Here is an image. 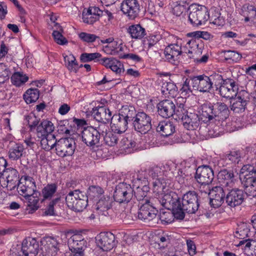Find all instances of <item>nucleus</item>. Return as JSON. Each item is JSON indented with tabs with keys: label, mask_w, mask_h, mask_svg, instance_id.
Wrapping results in <instances>:
<instances>
[{
	"label": "nucleus",
	"mask_w": 256,
	"mask_h": 256,
	"mask_svg": "<svg viewBox=\"0 0 256 256\" xmlns=\"http://www.w3.org/2000/svg\"><path fill=\"white\" fill-rule=\"evenodd\" d=\"M200 118L205 123L224 121L228 118L230 111L224 102H206L201 106Z\"/></svg>",
	"instance_id": "nucleus-1"
},
{
	"label": "nucleus",
	"mask_w": 256,
	"mask_h": 256,
	"mask_svg": "<svg viewBox=\"0 0 256 256\" xmlns=\"http://www.w3.org/2000/svg\"><path fill=\"white\" fill-rule=\"evenodd\" d=\"M180 206L177 208V212L180 216H176V218L182 220L185 217L186 212L193 214L198 210L200 206L198 194L194 191H188L182 198H180Z\"/></svg>",
	"instance_id": "nucleus-2"
},
{
	"label": "nucleus",
	"mask_w": 256,
	"mask_h": 256,
	"mask_svg": "<svg viewBox=\"0 0 256 256\" xmlns=\"http://www.w3.org/2000/svg\"><path fill=\"white\" fill-rule=\"evenodd\" d=\"M194 178L200 184L199 190L202 192L207 194L210 190V185L214 178V172L209 166L203 165L196 169Z\"/></svg>",
	"instance_id": "nucleus-3"
},
{
	"label": "nucleus",
	"mask_w": 256,
	"mask_h": 256,
	"mask_svg": "<svg viewBox=\"0 0 256 256\" xmlns=\"http://www.w3.org/2000/svg\"><path fill=\"white\" fill-rule=\"evenodd\" d=\"M240 178H243L242 184L246 194L250 196L254 194V188L256 182V165L254 164H244L240 172Z\"/></svg>",
	"instance_id": "nucleus-4"
},
{
	"label": "nucleus",
	"mask_w": 256,
	"mask_h": 256,
	"mask_svg": "<svg viewBox=\"0 0 256 256\" xmlns=\"http://www.w3.org/2000/svg\"><path fill=\"white\" fill-rule=\"evenodd\" d=\"M188 21L194 26L204 24L210 19L208 8L202 5L193 4L189 6Z\"/></svg>",
	"instance_id": "nucleus-5"
},
{
	"label": "nucleus",
	"mask_w": 256,
	"mask_h": 256,
	"mask_svg": "<svg viewBox=\"0 0 256 256\" xmlns=\"http://www.w3.org/2000/svg\"><path fill=\"white\" fill-rule=\"evenodd\" d=\"M142 203L138 209V218L144 222H150L156 218L158 212V200L152 198Z\"/></svg>",
	"instance_id": "nucleus-6"
},
{
	"label": "nucleus",
	"mask_w": 256,
	"mask_h": 256,
	"mask_svg": "<svg viewBox=\"0 0 256 256\" xmlns=\"http://www.w3.org/2000/svg\"><path fill=\"white\" fill-rule=\"evenodd\" d=\"M134 129L141 134H146L152 128L151 117L144 112H138L132 122Z\"/></svg>",
	"instance_id": "nucleus-7"
},
{
	"label": "nucleus",
	"mask_w": 256,
	"mask_h": 256,
	"mask_svg": "<svg viewBox=\"0 0 256 256\" xmlns=\"http://www.w3.org/2000/svg\"><path fill=\"white\" fill-rule=\"evenodd\" d=\"M134 190L130 184L120 182L116 186L114 194L115 201L120 203H128L134 196Z\"/></svg>",
	"instance_id": "nucleus-8"
},
{
	"label": "nucleus",
	"mask_w": 256,
	"mask_h": 256,
	"mask_svg": "<svg viewBox=\"0 0 256 256\" xmlns=\"http://www.w3.org/2000/svg\"><path fill=\"white\" fill-rule=\"evenodd\" d=\"M158 200V206L159 204L168 210H171L173 216H180V214H178L177 208L180 206V197L178 195L174 192L163 195L160 200L156 198Z\"/></svg>",
	"instance_id": "nucleus-9"
},
{
	"label": "nucleus",
	"mask_w": 256,
	"mask_h": 256,
	"mask_svg": "<svg viewBox=\"0 0 256 256\" xmlns=\"http://www.w3.org/2000/svg\"><path fill=\"white\" fill-rule=\"evenodd\" d=\"M227 193L226 196V202L231 208H235L240 206L244 202L246 196H249L246 194V190L238 188H226Z\"/></svg>",
	"instance_id": "nucleus-10"
},
{
	"label": "nucleus",
	"mask_w": 256,
	"mask_h": 256,
	"mask_svg": "<svg viewBox=\"0 0 256 256\" xmlns=\"http://www.w3.org/2000/svg\"><path fill=\"white\" fill-rule=\"evenodd\" d=\"M232 100L230 110L235 113H241L244 112L246 108L250 101V94L248 92L242 90Z\"/></svg>",
	"instance_id": "nucleus-11"
},
{
	"label": "nucleus",
	"mask_w": 256,
	"mask_h": 256,
	"mask_svg": "<svg viewBox=\"0 0 256 256\" xmlns=\"http://www.w3.org/2000/svg\"><path fill=\"white\" fill-rule=\"evenodd\" d=\"M76 142L74 138H62L57 141L56 154L64 158L72 156L76 148Z\"/></svg>",
	"instance_id": "nucleus-12"
},
{
	"label": "nucleus",
	"mask_w": 256,
	"mask_h": 256,
	"mask_svg": "<svg viewBox=\"0 0 256 256\" xmlns=\"http://www.w3.org/2000/svg\"><path fill=\"white\" fill-rule=\"evenodd\" d=\"M18 192L25 198L36 195L37 196L40 193L36 190V185L33 178L24 176L23 180L20 181L17 186Z\"/></svg>",
	"instance_id": "nucleus-13"
},
{
	"label": "nucleus",
	"mask_w": 256,
	"mask_h": 256,
	"mask_svg": "<svg viewBox=\"0 0 256 256\" xmlns=\"http://www.w3.org/2000/svg\"><path fill=\"white\" fill-rule=\"evenodd\" d=\"M226 188L222 186H214L211 190L210 188L207 194L210 196V206L214 208L220 206L226 201Z\"/></svg>",
	"instance_id": "nucleus-14"
},
{
	"label": "nucleus",
	"mask_w": 256,
	"mask_h": 256,
	"mask_svg": "<svg viewBox=\"0 0 256 256\" xmlns=\"http://www.w3.org/2000/svg\"><path fill=\"white\" fill-rule=\"evenodd\" d=\"M97 245L104 251H109L116 246L115 236L111 232H102L96 237Z\"/></svg>",
	"instance_id": "nucleus-15"
},
{
	"label": "nucleus",
	"mask_w": 256,
	"mask_h": 256,
	"mask_svg": "<svg viewBox=\"0 0 256 256\" xmlns=\"http://www.w3.org/2000/svg\"><path fill=\"white\" fill-rule=\"evenodd\" d=\"M82 142L88 146H94L100 142V134L93 126L84 128L81 133Z\"/></svg>",
	"instance_id": "nucleus-16"
},
{
	"label": "nucleus",
	"mask_w": 256,
	"mask_h": 256,
	"mask_svg": "<svg viewBox=\"0 0 256 256\" xmlns=\"http://www.w3.org/2000/svg\"><path fill=\"white\" fill-rule=\"evenodd\" d=\"M238 173L236 169L224 168L219 172L218 178L219 182L222 183L221 186L226 188H232L234 182L238 178Z\"/></svg>",
	"instance_id": "nucleus-17"
},
{
	"label": "nucleus",
	"mask_w": 256,
	"mask_h": 256,
	"mask_svg": "<svg viewBox=\"0 0 256 256\" xmlns=\"http://www.w3.org/2000/svg\"><path fill=\"white\" fill-rule=\"evenodd\" d=\"M238 85L236 82L231 78L225 79L222 86L218 90L220 94L223 98L232 99L238 94Z\"/></svg>",
	"instance_id": "nucleus-18"
},
{
	"label": "nucleus",
	"mask_w": 256,
	"mask_h": 256,
	"mask_svg": "<svg viewBox=\"0 0 256 256\" xmlns=\"http://www.w3.org/2000/svg\"><path fill=\"white\" fill-rule=\"evenodd\" d=\"M23 178L24 176L20 179L18 171L15 168H7L2 178H6L8 190H12L17 188L20 181L23 180Z\"/></svg>",
	"instance_id": "nucleus-19"
},
{
	"label": "nucleus",
	"mask_w": 256,
	"mask_h": 256,
	"mask_svg": "<svg viewBox=\"0 0 256 256\" xmlns=\"http://www.w3.org/2000/svg\"><path fill=\"white\" fill-rule=\"evenodd\" d=\"M121 10L130 19L134 20L138 15L140 6L138 0H124L122 3Z\"/></svg>",
	"instance_id": "nucleus-20"
},
{
	"label": "nucleus",
	"mask_w": 256,
	"mask_h": 256,
	"mask_svg": "<svg viewBox=\"0 0 256 256\" xmlns=\"http://www.w3.org/2000/svg\"><path fill=\"white\" fill-rule=\"evenodd\" d=\"M184 52L182 50L181 46L177 44H168L164 50L166 60L174 65L178 63L180 56Z\"/></svg>",
	"instance_id": "nucleus-21"
},
{
	"label": "nucleus",
	"mask_w": 256,
	"mask_h": 256,
	"mask_svg": "<svg viewBox=\"0 0 256 256\" xmlns=\"http://www.w3.org/2000/svg\"><path fill=\"white\" fill-rule=\"evenodd\" d=\"M192 87L195 90L208 92L212 90V85L208 76L199 75L192 78Z\"/></svg>",
	"instance_id": "nucleus-22"
},
{
	"label": "nucleus",
	"mask_w": 256,
	"mask_h": 256,
	"mask_svg": "<svg viewBox=\"0 0 256 256\" xmlns=\"http://www.w3.org/2000/svg\"><path fill=\"white\" fill-rule=\"evenodd\" d=\"M157 112L163 118H169L174 115L176 106L170 100H164L159 102L157 105Z\"/></svg>",
	"instance_id": "nucleus-23"
},
{
	"label": "nucleus",
	"mask_w": 256,
	"mask_h": 256,
	"mask_svg": "<svg viewBox=\"0 0 256 256\" xmlns=\"http://www.w3.org/2000/svg\"><path fill=\"white\" fill-rule=\"evenodd\" d=\"M40 244L36 238H28L24 240L21 250L25 256H36L39 251Z\"/></svg>",
	"instance_id": "nucleus-24"
},
{
	"label": "nucleus",
	"mask_w": 256,
	"mask_h": 256,
	"mask_svg": "<svg viewBox=\"0 0 256 256\" xmlns=\"http://www.w3.org/2000/svg\"><path fill=\"white\" fill-rule=\"evenodd\" d=\"M186 47L189 48L188 54L190 58L194 60L202 54L204 44L202 42H200L198 40L192 39L190 40L186 43ZM186 53L187 54V52H186Z\"/></svg>",
	"instance_id": "nucleus-25"
},
{
	"label": "nucleus",
	"mask_w": 256,
	"mask_h": 256,
	"mask_svg": "<svg viewBox=\"0 0 256 256\" xmlns=\"http://www.w3.org/2000/svg\"><path fill=\"white\" fill-rule=\"evenodd\" d=\"M35 130V134L40 140L50 135L54 132V126L50 121L43 120Z\"/></svg>",
	"instance_id": "nucleus-26"
},
{
	"label": "nucleus",
	"mask_w": 256,
	"mask_h": 256,
	"mask_svg": "<svg viewBox=\"0 0 256 256\" xmlns=\"http://www.w3.org/2000/svg\"><path fill=\"white\" fill-rule=\"evenodd\" d=\"M92 114L98 122L108 123L113 118L112 112L106 106L96 107L93 109Z\"/></svg>",
	"instance_id": "nucleus-27"
},
{
	"label": "nucleus",
	"mask_w": 256,
	"mask_h": 256,
	"mask_svg": "<svg viewBox=\"0 0 256 256\" xmlns=\"http://www.w3.org/2000/svg\"><path fill=\"white\" fill-rule=\"evenodd\" d=\"M190 109V112L183 118L182 124L188 130H196L200 126V120L198 115Z\"/></svg>",
	"instance_id": "nucleus-28"
},
{
	"label": "nucleus",
	"mask_w": 256,
	"mask_h": 256,
	"mask_svg": "<svg viewBox=\"0 0 256 256\" xmlns=\"http://www.w3.org/2000/svg\"><path fill=\"white\" fill-rule=\"evenodd\" d=\"M156 131L164 137L172 136L176 132V126L174 123L170 121L162 120L159 122L156 127Z\"/></svg>",
	"instance_id": "nucleus-29"
},
{
	"label": "nucleus",
	"mask_w": 256,
	"mask_h": 256,
	"mask_svg": "<svg viewBox=\"0 0 256 256\" xmlns=\"http://www.w3.org/2000/svg\"><path fill=\"white\" fill-rule=\"evenodd\" d=\"M25 154L24 146L20 143L10 142L8 150V158L12 160H20Z\"/></svg>",
	"instance_id": "nucleus-30"
},
{
	"label": "nucleus",
	"mask_w": 256,
	"mask_h": 256,
	"mask_svg": "<svg viewBox=\"0 0 256 256\" xmlns=\"http://www.w3.org/2000/svg\"><path fill=\"white\" fill-rule=\"evenodd\" d=\"M148 181L144 180L142 182V186H138L134 192V196L136 199L139 201L142 202L141 204L146 202V200L149 201L152 198H148L147 196L148 193L149 192L150 188L147 186Z\"/></svg>",
	"instance_id": "nucleus-31"
},
{
	"label": "nucleus",
	"mask_w": 256,
	"mask_h": 256,
	"mask_svg": "<svg viewBox=\"0 0 256 256\" xmlns=\"http://www.w3.org/2000/svg\"><path fill=\"white\" fill-rule=\"evenodd\" d=\"M114 122L112 124V128L114 130L119 134L124 133L128 128V121L124 117L118 114L114 115Z\"/></svg>",
	"instance_id": "nucleus-32"
},
{
	"label": "nucleus",
	"mask_w": 256,
	"mask_h": 256,
	"mask_svg": "<svg viewBox=\"0 0 256 256\" xmlns=\"http://www.w3.org/2000/svg\"><path fill=\"white\" fill-rule=\"evenodd\" d=\"M68 245L69 248L85 250L86 247V241L84 240L82 235L75 234L72 235L68 240Z\"/></svg>",
	"instance_id": "nucleus-33"
},
{
	"label": "nucleus",
	"mask_w": 256,
	"mask_h": 256,
	"mask_svg": "<svg viewBox=\"0 0 256 256\" xmlns=\"http://www.w3.org/2000/svg\"><path fill=\"white\" fill-rule=\"evenodd\" d=\"M111 202L110 198H101L96 204V210L99 214L107 216L108 210L110 209Z\"/></svg>",
	"instance_id": "nucleus-34"
},
{
	"label": "nucleus",
	"mask_w": 256,
	"mask_h": 256,
	"mask_svg": "<svg viewBox=\"0 0 256 256\" xmlns=\"http://www.w3.org/2000/svg\"><path fill=\"white\" fill-rule=\"evenodd\" d=\"M240 14L244 18V21L248 22L250 20H256V8L252 5L244 4L242 8Z\"/></svg>",
	"instance_id": "nucleus-35"
},
{
	"label": "nucleus",
	"mask_w": 256,
	"mask_h": 256,
	"mask_svg": "<svg viewBox=\"0 0 256 256\" xmlns=\"http://www.w3.org/2000/svg\"><path fill=\"white\" fill-rule=\"evenodd\" d=\"M178 88L173 82H164L162 87V92L168 98H175L178 94Z\"/></svg>",
	"instance_id": "nucleus-36"
},
{
	"label": "nucleus",
	"mask_w": 256,
	"mask_h": 256,
	"mask_svg": "<svg viewBox=\"0 0 256 256\" xmlns=\"http://www.w3.org/2000/svg\"><path fill=\"white\" fill-rule=\"evenodd\" d=\"M128 32L132 38L134 39L140 40L146 35L145 28L140 24L130 26L128 29Z\"/></svg>",
	"instance_id": "nucleus-37"
},
{
	"label": "nucleus",
	"mask_w": 256,
	"mask_h": 256,
	"mask_svg": "<svg viewBox=\"0 0 256 256\" xmlns=\"http://www.w3.org/2000/svg\"><path fill=\"white\" fill-rule=\"evenodd\" d=\"M119 114L130 122L134 120L137 112L134 106L126 105L122 107Z\"/></svg>",
	"instance_id": "nucleus-38"
},
{
	"label": "nucleus",
	"mask_w": 256,
	"mask_h": 256,
	"mask_svg": "<svg viewBox=\"0 0 256 256\" xmlns=\"http://www.w3.org/2000/svg\"><path fill=\"white\" fill-rule=\"evenodd\" d=\"M40 140V141L42 148L48 151L54 147L56 148L57 140H56V137L54 134H50L46 138H44Z\"/></svg>",
	"instance_id": "nucleus-39"
},
{
	"label": "nucleus",
	"mask_w": 256,
	"mask_h": 256,
	"mask_svg": "<svg viewBox=\"0 0 256 256\" xmlns=\"http://www.w3.org/2000/svg\"><path fill=\"white\" fill-rule=\"evenodd\" d=\"M23 96L27 104H31L36 102L38 99L40 91L37 88H30L26 91Z\"/></svg>",
	"instance_id": "nucleus-40"
},
{
	"label": "nucleus",
	"mask_w": 256,
	"mask_h": 256,
	"mask_svg": "<svg viewBox=\"0 0 256 256\" xmlns=\"http://www.w3.org/2000/svg\"><path fill=\"white\" fill-rule=\"evenodd\" d=\"M82 194V193L78 190L70 192L66 196V202L68 206L70 208L74 206L78 198H80V195Z\"/></svg>",
	"instance_id": "nucleus-41"
},
{
	"label": "nucleus",
	"mask_w": 256,
	"mask_h": 256,
	"mask_svg": "<svg viewBox=\"0 0 256 256\" xmlns=\"http://www.w3.org/2000/svg\"><path fill=\"white\" fill-rule=\"evenodd\" d=\"M119 134L116 132L108 130V132L104 136V140L105 144L110 146H115L118 144L120 139Z\"/></svg>",
	"instance_id": "nucleus-42"
},
{
	"label": "nucleus",
	"mask_w": 256,
	"mask_h": 256,
	"mask_svg": "<svg viewBox=\"0 0 256 256\" xmlns=\"http://www.w3.org/2000/svg\"><path fill=\"white\" fill-rule=\"evenodd\" d=\"M58 184L56 183L48 184L42 190V194L44 198L43 200L51 198L56 192Z\"/></svg>",
	"instance_id": "nucleus-43"
},
{
	"label": "nucleus",
	"mask_w": 256,
	"mask_h": 256,
	"mask_svg": "<svg viewBox=\"0 0 256 256\" xmlns=\"http://www.w3.org/2000/svg\"><path fill=\"white\" fill-rule=\"evenodd\" d=\"M66 66L69 70L76 73L78 70V64L75 57L72 54L64 58Z\"/></svg>",
	"instance_id": "nucleus-44"
},
{
	"label": "nucleus",
	"mask_w": 256,
	"mask_h": 256,
	"mask_svg": "<svg viewBox=\"0 0 256 256\" xmlns=\"http://www.w3.org/2000/svg\"><path fill=\"white\" fill-rule=\"evenodd\" d=\"M210 81L212 85V89L213 88V85L216 88V90H218L222 86L223 83L225 82L222 75L218 74H213L208 76Z\"/></svg>",
	"instance_id": "nucleus-45"
},
{
	"label": "nucleus",
	"mask_w": 256,
	"mask_h": 256,
	"mask_svg": "<svg viewBox=\"0 0 256 256\" xmlns=\"http://www.w3.org/2000/svg\"><path fill=\"white\" fill-rule=\"evenodd\" d=\"M10 79L12 83L14 85L20 86L26 82L28 80V78L22 72H16L12 76Z\"/></svg>",
	"instance_id": "nucleus-46"
},
{
	"label": "nucleus",
	"mask_w": 256,
	"mask_h": 256,
	"mask_svg": "<svg viewBox=\"0 0 256 256\" xmlns=\"http://www.w3.org/2000/svg\"><path fill=\"white\" fill-rule=\"evenodd\" d=\"M80 198H78L76 202L74 204L71 209L74 211L82 212L85 209L88 204V196L84 195L83 194L80 195Z\"/></svg>",
	"instance_id": "nucleus-47"
},
{
	"label": "nucleus",
	"mask_w": 256,
	"mask_h": 256,
	"mask_svg": "<svg viewBox=\"0 0 256 256\" xmlns=\"http://www.w3.org/2000/svg\"><path fill=\"white\" fill-rule=\"evenodd\" d=\"M222 52L224 60L226 61L231 60L232 62H236L242 58L240 53L234 50H224Z\"/></svg>",
	"instance_id": "nucleus-48"
},
{
	"label": "nucleus",
	"mask_w": 256,
	"mask_h": 256,
	"mask_svg": "<svg viewBox=\"0 0 256 256\" xmlns=\"http://www.w3.org/2000/svg\"><path fill=\"white\" fill-rule=\"evenodd\" d=\"M10 70L7 66L0 63V85L4 84L9 80Z\"/></svg>",
	"instance_id": "nucleus-49"
},
{
	"label": "nucleus",
	"mask_w": 256,
	"mask_h": 256,
	"mask_svg": "<svg viewBox=\"0 0 256 256\" xmlns=\"http://www.w3.org/2000/svg\"><path fill=\"white\" fill-rule=\"evenodd\" d=\"M246 244L245 250L248 248L252 251V256H256V240H250V238L245 240H240L238 246H242Z\"/></svg>",
	"instance_id": "nucleus-50"
},
{
	"label": "nucleus",
	"mask_w": 256,
	"mask_h": 256,
	"mask_svg": "<svg viewBox=\"0 0 256 256\" xmlns=\"http://www.w3.org/2000/svg\"><path fill=\"white\" fill-rule=\"evenodd\" d=\"M44 240L46 242L45 244L60 249L62 245V240L59 236H46L44 238Z\"/></svg>",
	"instance_id": "nucleus-51"
},
{
	"label": "nucleus",
	"mask_w": 256,
	"mask_h": 256,
	"mask_svg": "<svg viewBox=\"0 0 256 256\" xmlns=\"http://www.w3.org/2000/svg\"><path fill=\"white\" fill-rule=\"evenodd\" d=\"M26 120L30 128V130L34 132L37 126L39 125L40 119L34 114H30L26 117Z\"/></svg>",
	"instance_id": "nucleus-52"
},
{
	"label": "nucleus",
	"mask_w": 256,
	"mask_h": 256,
	"mask_svg": "<svg viewBox=\"0 0 256 256\" xmlns=\"http://www.w3.org/2000/svg\"><path fill=\"white\" fill-rule=\"evenodd\" d=\"M104 190L98 186H91L88 191V196L92 198L100 197L104 193Z\"/></svg>",
	"instance_id": "nucleus-53"
},
{
	"label": "nucleus",
	"mask_w": 256,
	"mask_h": 256,
	"mask_svg": "<svg viewBox=\"0 0 256 256\" xmlns=\"http://www.w3.org/2000/svg\"><path fill=\"white\" fill-rule=\"evenodd\" d=\"M241 158L242 154L239 150L231 151L225 156L226 160L234 164H238Z\"/></svg>",
	"instance_id": "nucleus-54"
},
{
	"label": "nucleus",
	"mask_w": 256,
	"mask_h": 256,
	"mask_svg": "<svg viewBox=\"0 0 256 256\" xmlns=\"http://www.w3.org/2000/svg\"><path fill=\"white\" fill-rule=\"evenodd\" d=\"M102 55L98 52L94 53H82L80 56V60L82 62H87L92 60L95 61L96 59L99 58Z\"/></svg>",
	"instance_id": "nucleus-55"
},
{
	"label": "nucleus",
	"mask_w": 256,
	"mask_h": 256,
	"mask_svg": "<svg viewBox=\"0 0 256 256\" xmlns=\"http://www.w3.org/2000/svg\"><path fill=\"white\" fill-rule=\"evenodd\" d=\"M69 122L68 120L60 121L58 126V132L60 134H70V126H68Z\"/></svg>",
	"instance_id": "nucleus-56"
},
{
	"label": "nucleus",
	"mask_w": 256,
	"mask_h": 256,
	"mask_svg": "<svg viewBox=\"0 0 256 256\" xmlns=\"http://www.w3.org/2000/svg\"><path fill=\"white\" fill-rule=\"evenodd\" d=\"M192 86V78H186V80L182 84V88L180 89L181 94L184 96H188L192 93V90L190 87Z\"/></svg>",
	"instance_id": "nucleus-57"
},
{
	"label": "nucleus",
	"mask_w": 256,
	"mask_h": 256,
	"mask_svg": "<svg viewBox=\"0 0 256 256\" xmlns=\"http://www.w3.org/2000/svg\"><path fill=\"white\" fill-rule=\"evenodd\" d=\"M236 234V237L244 240L250 236V230L246 224H243L238 229Z\"/></svg>",
	"instance_id": "nucleus-58"
},
{
	"label": "nucleus",
	"mask_w": 256,
	"mask_h": 256,
	"mask_svg": "<svg viewBox=\"0 0 256 256\" xmlns=\"http://www.w3.org/2000/svg\"><path fill=\"white\" fill-rule=\"evenodd\" d=\"M60 198H56L50 201L48 206L44 209V214L45 216H55L54 206L60 201Z\"/></svg>",
	"instance_id": "nucleus-59"
},
{
	"label": "nucleus",
	"mask_w": 256,
	"mask_h": 256,
	"mask_svg": "<svg viewBox=\"0 0 256 256\" xmlns=\"http://www.w3.org/2000/svg\"><path fill=\"white\" fill-rule=\"evenodd\" d=\"M82 18L84 23L89 24H93L98 20V16H93L90 12H87V10L86 12L84 10L83 11Z\"/></svg>",
	"instance_id": "nucleus-60"
},
{
	"label": "nucleus",
	"mask_w": 256,
	"mask_h": 256,
	"mask_svg": "<svg viewBox=\"0 0 256 256\" xmlns=\"http://www.w3.org/2000/svg\"><path fill=\"white\" fill-rule=\"evenodd\" d=\"M119 144L120 148L126 150L134 148L136 146V142L132 140H129L128 138L124 137L122 138Z\"/></svg>",
	"instance_id": "nucleus-61"
},
{
	"label": "nucleus",
	"mask_w": 256,
	"mask_h": 256,
	"mask_svg": "<svg viewBox=\"0 0 256 256\" xmlns=\"http://www.w3.org/2000/svg\"><path fill=\"white\" fill-rule=\"evenodd\" d=\"M184 104H180L177 107L176 106V108L174 110L175 112L174 114H176L178 116V119H180L182 121V120L183 118L186 116V114L190 112V110H186L184 108Z\"/></svg>",
	"instance_id": "nucleus-62"
},
{
	"label": "nucleus",
	"mask_w": 256,
	"mask_h": 256,
	"mask_svg": "<svg viewBox=\"0 0 256 256\" xmlns=\"http://www.w3.org/2000/svg\"><path fill=\"white\" fill-rule=\"evenodd\" d=\"M62 32L58 31H53L52 35L55 42L60 45H66L68 43L66 38L62 35Z\"/></svg>",
	"instance_id": "nucleus-63"
},
{
	"label": "nucleus",
	"mask_w": 256,
	"mask_h": 256,
	"mask_svg": "<svg viewBox=\"0 0 256 256\" xmlns=\"http://www.w3.org/2000/svg\"><path fill=\"white\" fill-rule=\"evenodd\" d=\"M59 248L52 246L48 244H44V251L46 256H56L60 252Z\"/></svg>",
	"instance_id": "nucleus-64"
}]
</instances>
